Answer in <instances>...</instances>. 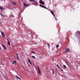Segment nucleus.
<instances>
[{"label": "nucleus", "mask_w": 80, "mask_h": 80, "mask_svg": "<svg viewBox=\"0 0 80 80\" xmlns=\"http://www.w3.org/2000/svg\"><path fill=\"white\" fill-rule=\"evenodd\" d=\"M77 33H80V32L78 31H77Z\"/></svg>", "instance_id": "nucleus-21"}, {"label": "nucleus", "mask_w": 80, "mask_h": 80, "mask_svg": "<svg viewBox=\"0 0 80 80\" xmlns=\"http://www.w3.org/2000/svg\"><path fill=\"white\" fill-rule=\"evenodd\" d=\"M38 72L39 73V75H41V73L40 72V69H39V68L38 67Z\"/></svg>", "instance_id": "nucleus-6"}, {"label": "nucleus", "mask_w": 80, "mask_h": 80, "mask_svg": "<svg viewBox=\"0 0 80 80\" xmlns=\"http://www.w3.org/2000/svg\"><path fill=\"white\" fill-rule=\"evenodd\" d=\"M16 55H17V57H18V54H16Z\"/></svg>", "instance_id": "nucleus-28"}, {"label": "nucleus", "mask_w": 80, "mask_h": 80, "mask_svg": "<svg viewBox=\"0 0 80 80\" xmlns=\"http://www.w3.org/2000/svg\"><path fill=\"white\" fill-rule=\"evenodd\" d=\"M63 67H64V68H67V67H66L65 65H63Z\"/></svg>", "instance_id": "nucleus-18"}, {"label": "nucleus", "mask_w": 80, "mask_h": 80, "mask_svg": "<svg viewBox=\"0 0 80 80\" xmlns=\"http://www.w3.org/2000/svg\"><path fill=\"white\" fill-rule=\"evenodd\" d=\"M61 69V70H62V72H63V70H62V69L61 68V69Z\"/></svg>", "instance_id": "nucleus-27"}, {"label": "nucleus", "mask_w": 80, "mask_h": 80, "mask_svg": "<svg viewBox=\"0 0 80 80\" xmlns=\"http://www.w3.org/2000/svg\"><path fill=\"white\" fill-rule=\"evenodd\" d=\"M14 63H15V64L16 65V63H16V61H13V64H14Z\"/></svg>", "instance_id": "nucleus-16"}, {"label": "nucleus", "mask_w": 80, "mask_h": 80, "mask_svg": "<svg viewBox=\"0 0 80 80\" xmlns=\"http://www.w3.org/2000/svg\"><path fill=\"white\" fill-rule=\"evenodd\" d=\"M65 63H67V62H65Z\"/></svg>", "instance_id": "nucleus-33"}, {"label": "nucleus", "mask_w": 80, "mask_h": 80, "mask_svg": "<svg viewBox=\"0 0 80 80\" xmlns=\"http://www.w3.org/2000/svg\"><path fill=\"white\" fill-rule=\"evenodd\" d=\"M38 72L39 73V75H41V73L40 72V69H39V68L38 67Z\"/></svg>", "instance_id": "nucleus-5"}, {"label": "nucleus", "mask_w": 80, "mask_h": 80, "mask_svg": "<svg viewBox=\"0 0 80 80\" xmlns=\"http://www.w3.org/2000/svg\"><path fill=\"white\" fill-rule=\"evenodd\" d=\"M23 5L24 6H27V4H25V3H23Z\"/></svg>", "instance_id": "nucleus-19"}, {"label": "nucleus", "mask_w": 80, "mask_h": 80, "mask_svg": "<svg viewBox=\"0 0 80 80\" xmlns=\"http://www.w3.org/2000/svg\"><path fill=\"white\" fill-rule=\"evenodd\" d=\"M0 9L1 10H3V9H4V8H2V7H0Z\"/></svg>", "instance_id": "nucleus-14"}, {"label": "nucleus", "mask_w": 80, "mask_h": 80, "mask_svg": "<svg viewBox=\"0 0 80 80\" xmlns=\"http://www.w3.org/2000/svg\"><path fill=\"white\" fill-rule=\"evenodd\" d=\"M56 66L58 67V68H60V69H61V68H60V67L58 66V64H57Z\"/></svg>", "instance_id": "nucleus-17"}, {"label": "nucleus", "mask_w": 80, "mask_h": 80, "mask_svg": "<svg viewBox=\"0 0 80 80\" xmlns=\"http://www.w3.org/2000/svg\"><path fill=\"white\" fill-rule=\"evenodd\" d=\"M1 35L2 36V37L3 38H5V33L2 31H1Z\"/></svg>", "instance_id": "nucleus-1"}, {"label": "nucleus", "mask_w": 80, "mask_h": 80, "mask_svg": "<svg viewBox=\"0 0 80 80\" xmlns=\"http://www.w3.org/2000/svg\"><path fill=\"white\" fill-rule=\"evenodd\" d=\"M28 61L29 62V63L31 64V65H32V62H30V60L29 59H28Z\"/></svg>", "instance_id": "nucleus-10"}, {"label": "nucleus", "mask_w": 80, "mask_h": 80, "mask_svg": "<svg viewBox=\"0 0 80 80\" xmlns=\"http://www.w3.org/2000/svg\"><path fill=\"white\" fill-rule=\"evenodd\" d=\"M69 51H70V50H69V48L66 49H65V53H67V52H68Z\"/></svg>", "instance_id": "nucleus-3"}, {"label": "nucleus", "mask_w": 80, "mask_h": 80, "mask_svg": "<svg viewBox=\"0 0 80 80\" xmlns=\"http://www.w3.org/2000/svg\"><path fill=\"white\" fill-rule=\"evenodd\" d=\"M29 1H30V2H31V1H33L34 2H35V0H29Z\"/></svg>", "instance_id": "nucleus-23"}, {"label": "nucleus", "mask_w": 80, "mask_h": 80, "mask_svg": "<svg viewBox=\"0 0 80 80\" xmlns=\"http://www.w3.org/2000/svg\"><path fill=\"white\" fill-rule=\"evenodd\" d=\"M57 18H56V20H57Z\"/></svg>", "instance_id": "nucleus-32"}, {"label": "nucleus", "mask_w": 80, "mask_h": 80, "mask_svg": "<svg viewBox=\"0 0 80 80\" xmlns=\"http://www.w3.org/2000/svg\"><path fill=\"white\" fill-rule=\"evenodd\" d=\"M31 52L32 53H33L34 54H35V52H34L33 51H32Z\"/></svg>", "instance_id": "nucleus-20"}, {"label": "nucleus", "mask_w": 80, "mask_h": 80, "mask_svg": "<svg viewBox=\"0 0 80 80\" xmlns=\"http://www.w3.org/2000/svg\"><path fill=\"white\" fill-rule=\"evenodd\" d=\"M47 45L49 47H50V44H49L48 43H47Z\"/></svg>", "instance_id": "nucleus-25"}, {"label": "nucleus", "mask_w": 80, "mask_h": 80, "mask_svg": "<svg viewBox=\"0 0 80 80\" xmlns=\"http://www.w3.org/2000/svg\"><path fill=\"white\" fill-rule=\"evenodd\" d=\"M16 77L17 78H18V79H19V80H21V78H20L19 77H18V76H17V75H16Z\"/></svg>", "instance_id": "nucleus-15"}, {"label": "nucleus", "mask_w": 80, "mask_h": 80, "mask_svg": "<svg viewBox=\"0 0 80 80\" xmlns=\"http://www.w3.org/2000/svg\"><path fill=\"white\" fill-rule=\"evenodd\" d=\"M59 47V45H57L56 46V47H57V48H58V47Z\"/></svg>", "instance_id": "nucleus-26"}, {"label": "nucleus", "mask_w": 80, "mask_h": 80, "mask_svg": "<svg viewBox=\"0 0 80 80\" xmlns=\"http://www.w3.org/2000/svg\"><path fill=\"white\" fill-rule=\"evenodd\" d=\"M53 74H54V71H53Z\"/></svg>", "instance_id": "nucleus-31"}, {"label": "nucleus", "mask_w": 80, "mask_h": 80, "mask_svg": "<svg viewBox=\"0 0 80 80\" xmlns=\"http://www.w3.org/2000/svg\"><path fill=\"white\" fill-rule=\"evenodd\" d=\"M7 40H8V44L9 45H10V41H9L8 40V39H7Z\"/></svg>", "instance_id": "nucleus-11"}, {"label": "nucleus", "mask_w": 80, "mask_h": 80, "mask_svg": "<svg viewBox=\"0 0 80 80\" xmlns=\"http://www.w3.org/2000/svg\"><path fill=\"white\" fill-rule=\"evenodd\" d=\"M48 10H49V9H48Z\"/></svg>", "instance_id": "nucleus-34"}, {"label": "nucleus", "mask_w": 80, "mask_h": 80, "mask_svg": "<svg viewBox=\"0 0 80 80\" xmlns=\"http://www.w3.org/2000/svg\"><path fill=\"white\" fill-rule=\"evenodd\" d=\"M39 3H42V5H44V2L42 1V0H40Z\"/></svg>", "instance_id": "nucleus-2"}, {"label": "nucleus", "mask_w": 80, "mask_h": 80, "mask_svg": "<svg viewBox=\"0 0 80 80\" xmlns=\"http://www.w3.org/2000/svg\"><path fill=\"white\" fill-rule=\"evenodd\" d=\"M2 47H3L4 49H5V50L7 49V48H6L5 46L3 45H2Z\"/></svg>", "instance_id": "nucleus-8"}, {"label": "nucleus", "mask_w": 80, "mask_h": 80, "mask_svg": "<svg viewBox=\"0 0 80 80\" xmlns=\"http://www.w3.org/2000/svg\"><path fill=\"white\" fill-rule=\"evenodd\" d=\"M32 58H35V56H32Z\"/></svg>", "instance_id": "nucleus-22"}, {"label": "nucleus", "mask_w": 80, "mask_h": 80, "mask_svg": "<svg viewBox=\"0 0 80 80\" xmlns=\"http://www.w3.org/2000/svg\"><path fill=\"white\" fill-rule=\"evenodd\" d=\"M52 14V15H53V16H54V17H55V15H54V14H53V12H52V11H51V12Z\"/></svg>", "instance_id": "nucleus-13"}, {"label": "nucleus", "mask_w": 80, "mask_h": 80, "mask_svg": "<svg viewBox=\"0 0 80 80\" xmlns=\"http://www.w3.org/2000/svg\"><path fill=\"white\" fill-rule=\"evenodd\" d=\"M34 5H37V3H34Z\"/></svg>", "instance_id": "nucleus-29"}, {"label": "nucleus", "mask_w": 80, "mask_h": 80, "mask_svg": "<svg viewBox=\"0 0 80 80\" xmlns=\"http://www.w3.org/2000/svg\"><path fill=\"white\" fill-rule=\"evenodd\" d=\"M38 72L39 73V75H41V73L40 72V69H39V68L38 67Z\"/></svg>", "instance_id": "nucleus-4"}, {"label": "nucleus", "mask_w": 80, "mask_h": 80, "mask_svg": "<svg viewBox=\"0 0 80 80\" xmlns=\"http://www.w3.org/2000/svg\"><path fill=\"white\" fill-rule=\"evenodd\" d=\"M2 17H5V16H4V15H2Z\"/></svg>", "instance_id": "nucleus-30"}, {"label": "nucleus", "mask_w": 80, "mask_h": 80, "mask_svg": "<svg viewBox=\"0 0 80 80\" xmlns=\"http://www.w3.org/2000/svg\"><path fill=\"white\" fill-rule=\"evenodd\" d=\"M17 57V58H18V60H20V59H19V57H18V56Z\"/></svg>", "instance_id": "nucleus-24"}, {"label": "nucleus", "mask_w": 80, "mask_h": 80, "mask_svg": "<svg viewBox=\"0 0 80 80\" xmlns=\"http://www.w3.org/2000/svg\"><path fill=\"white\" fill-rule=\"evenodd\" d=\"M12 3L14 5H16V2H13V1H12Z\"/></svg>", "instance_id": "nucleus-12"}, {"label": "nucleus", "mask_w": 80, "mask_h": 80, "mask_svg": "<svg viewBox=\"0 0 80 80\" xmlns=\"http://www.w3.org/2000/svg\"><path fill=\"white\" fill-rule=\"evenodd\" d=\"M38 72L39 73V75H41V73L40 72V69H39V68L38 67Z\"/></svg>", "instance_id": "nucleus-7"}, {"label": "nucleus", "mask_w": 80, "mask_h": 80, "mask_svg": "<svg viewBox=\"0 0 80 80\" xmlns=\"http://www.w3.org/2000/svg\"><path fill=\"white\" fill-rule=\"evenodd\" d=\"M40 6L41 7H42V8H46V9H47V8L43 6H42L41 5H40Z\"/></svg>", "instance_id": "nucleus-9"}]
</instances>
